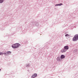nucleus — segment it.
Returning <instances> with one entry per match:
<instances>
[{"label":"nucleus","mask_w":78,"mask_h":78,"mask_svg":"<svg viewBox=\"0 0 78 78\" xmlns=\"http://www.w3.org/2000/svg\"><path fill=\"white\" fill-rule=\"evenodd\" d=\"M20 46V44L19 43H16L14 44H13L12 45V47L13 48H18L19 46Z\"/></svg>","instance_id":"1"},{"label":"nucleus","mask_w":78,"mask_h":78,"mask_svg":"<svg viewBox=\"0 0 78 78\" xmlns=\"http://www.w3.org/2000/svg\"><path fill=\"white\" fill-rule=\"evenodd\" d=\"M78 40V34H76L75 35L73 38V41H76Z\"/></svg>","instance_id":"2"},{"label":"nucleus","mask_w":78,"mask_h":78,"mask_svg":"<svg viewBox=\"0 0 78 78\" xmlns=\"http://www.w3.org/2000/svg\"><path fill=\"white\" fill-rule=\"evenodd\" d=\"M37 76V74L36 73H35L32 76V78H35V77H36Z\"/></svg>","instance_id":"3"},{"label":"nucleus","mask_w":78,"mask_h":78,"mask_svg":"<svg viewBox=\"0 0 78 78\" xmlns=\"http://www.w3.org/2000/svg\"><path fill=\"white\" fill-rule=\"evenodd\" d=\"M66 50H65L64 49H62L61 51V52L62 53H64L65 52H66Z\"/></svg>","instance_id":"4"},{"label":"nucleus","mask_w":78,"mask_h":78,"mask_svg":"<svg viewBox=\"0 0 78 78\" xmlns=\"http://www.w3.org/2000/svg\"><path fill=\"white\" fill-rule=\"evenodd\" d=\"M60 57L61 59H64L65 58V56L64 55H62Z\"/></svg>","instance_id":"5"},{"label":"nucleus","mask_w":78,"mask_h":78,"mask_svg":"<svg viewBox=\"0 0 78 78\" xmlns=\"http://www.w3.org/2000/svg\"><path fill=\"white\" fill-rule=\"evenodd\" d=\"M64 48L65 50H68V49H69V47L67 46H65Z\"/></svg>","instance_id":"6"},{"label":"nucleus","mask_w":78,"mask_h":78,"mask_svg":"<svg viewBox=\"0 0 78 78\" xmlns=\"http://www.w3.org/2000/svg\"><path fill=\"white\" fill-rule=\"evenodd\" d=\"M7 54H8V55H11V52L8 51L7 52Z\"/></svg>","instance_id":"7"},{"label":"nucleus","mask_w":78,"mask_h":78,"mask_svg":"<svg viewBox=\"0 0 78 78\" xmlns=\"http://www.w3.org/2000/svg\"><path fill=\"white\" fill-rule=\"evenodd\" d=\"M3 0H0V3H3Z\"/></svg>","instance_id":"8"},{"label":"nucleus","mask_w":78,"mask_h":78,"mask_svg":"<svg viewBox=\"0 0 78 78\" xmlns=\"http://www.w3.org/2000/svg\"><path fill=\"white\" fill-rule=\"evenodd\" d=\"M58 6H61V5H62V4H58Z\"/></svg>","instance_id":"9"},{"label":"nucleus","mask_w":78,"mask_h":78,"mask_svg":"<svg viewBox=\"0 0 78 78\" xmlns=\"http://www.w3.org/2000/svg\"><path fill=\"white\" fill-rule=\"evenodd\" d=\"M3 55V53L0 52V55Z\"/></svg>","instance_id":"10"},{"label":"nucleus","mask_w":78,"mask_h":78,"mask_svg":"<svg viewBox=\"0 0 78 78\" xmlns=\"http://www.w3.org/2000/svg\"><path fill=\"white\" fill-rule=\"evenodd\" d=\"M69 36V35L68 34H66L65 35V36Z\"/></svg>","instance_id":"11"},{"label":"nucleus","mask_w":78,"mask_h":78,"mask_svg":"<svg viewBox=\"0 0 78 78\" xmlns=\"http://www.w3.org/2000/svg\"><path fill=\"white\" fill-rule=\"evenodd\" d=\"M3 55H6V53H3Z\"/></svg>","instance_id":"12"},{"label":"nucleus","mask_w":78,"mask_h":78,"mask_svg":"<svg viewBox=\"0 0 78 78\" xmlns=\"http://www.w3.org/2000/svg\"><path fill=\"white\" fill-rule=\"evenodd\" d=\"M55 6H58V4H56L55 5Z\"/></svg>","instance_id":"13"},{"label":"nucleus","mask_w":78,"mask_h":78,"mask_svg":"<svg viewBox=\"0 0 78 78\" xmlns=\"http://www.w3.org/2000/svg\"><path fill=\"white\" fill-rule=\"evenodd\" d=\"M59 59V57L57 58V59Z\"/></svg>","instance_id":"14"},{"label":"nucleus","mask_w":78,"mask_h":78,"mask_svg":"<svg viewBox=\"0 0 78 78\" xmlns=\"http://www.w3.org/2000/svg\"><path fill=\"white\" fill-rule=\"evenodd\" d=\"M1 71V69H0V71Z\"/></svg>","instance_id":"15"}]
</instances>
